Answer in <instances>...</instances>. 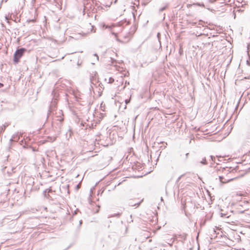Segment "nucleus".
<instances>
[{
	"label": "nucleus",
	"mask_w": 250,
	"mask_h": 250,
	"mask_svg": "<svg viewBox=\"0 0 250 250\" xmlns=\"http://www.w3.org/2000/svg\"><path fill=\"white\" fill-rule=\"evenodd\" d=\"M52 95L53 96L52 99L50 102V104L49 107V109L47 112V119L49 118V117L52 114H54L53 112L56 108L57 102L58 100L59 94L55 91V90H53L52 92Z\"/></svg>",
	"instance_id": "f257e3e1"
},
{
	"label": "nucleus",
	"mask_w": 250,
	"mask_h": 250,
	"mask_svg": "<svg viewBox=\"0 0 250 250\" xmlns=\"http://www.w3.org/2000/svg\"><path fill=\"white\" fill-rule=\"evenodd\" d=\"M27 51V49L24 47H18L15 52L13 56V62L14 63L16 64L20 62L21 58L22 57L25 52Z\"/></svg>",
	"instance_id": "f03ea898"
},
{
	"label": "nucleus",
	"mask_w": 250,
	"mask_h": 250,
	"mask_svg": "<svg viewBox=\"0 0 250 250\" xmlns=\"http://www.w3.org/2000/svg\"><path fill=\"white\" fill-rule=\"evenodd\" d=\"M56 139V137L55 136H48L47 137L46 140H42L40 141L42 144L45 143L47 142H53Z\"/></svg>",
	"instance_id": "7ed1b4c3"
},
{
	"label": "nucleus",
	"mask_w": 250,
	"mask_h": 250,
	"mask_svg": "<svg viewBox=\"0 0 250 250\" xmlns=\"http://www.w3.org/2000/svg\"><path fill=\"white\" fill-rule=\"evenodd\" d=\"M236 178H237V177H235L233 178H231L230 179H225V180L224 181L223 179H225L224 177L222 176H219V179L220 182L222 183H223V184L231 181L233 180L234 179H236Z\"/></svg>",
	"instance_id": "20e7f679"
},
{
	"label": "nucleus",
	"mask_w": 250,
	"mask_h": 250,
	"mask_svg": "<svg viewBox=\"0 0 250 250\" xmlns=\"http://www.w3.org/2000/svg\"><path fill=\"white\" fill-rule=\"evenodd\" d=\"M143 200H144V199H142L140 201H139L137 203H134L132 200H130L128 202V205L130 206L136 207L137 208V207H138L141 205V204L143 201Z\"/></svg>",
	"instance_id": "39448f33"
},
{
	"label": "nucleus",
	"mask_w": 250,
	"mask_h": 250,
	"mask_svg": "<svg viewBox=\"0 0 250 250\" xmlns=\"http://www.w3.org/2000/svg\"><path fill=\"white\" fill-rule=\"evenodd\" d=\"M238 168L237 167H236L235 168H232L230 167L224 168V171H225L226 172H228L229 173H231L236 172L238 170Z\"/></svg>",
	"instance_id": "423d86ee"
},
{
	"label": "nucleus",
	"mask_w": 250,
	"mask_h": 250,
	"mask_svg": "<svg viewBox=\"0 0 250 250\" xmlns=\"http://www.w3.org/2000/svg\"><path fill=\"white\" fill-rule=\"evenodd\" d=\"M9 125V123H5L4 125L0 127V133H3L5 128Z\"/></svg>",
	"instance_id": "0eeeda50"
},
{
	"label": "nucleus",
	"mask_w": 250,
	"mask_h": 250,
	"mask_svg": "<svg viewBox=\"0 0 250 250\" xmlns=\"http://www.w3.org/2000/svg\"><path fill=\"white\" fill-rule=\"evenodd\" d=\"M19 139L20 138L18 136V135H14L10 139V143H12V142H18Z\"/></svg>",
	"instance_id": "6e6552de"
},
{
	"label": "nucleus",
	"mask_w": 250,
	"mask_h": 250,
	"mask_svg": "<svg viewBox=\"0 0 250 250\" xmlns=\"http://www.w3.org/2000/svg\"><path fill=\"white\" fill-rule=\"evenodd\" d=\"M119 23L121 26H126L130 24V21L125 19L124 21H120Z\"/></svg>",
	"instance_id": "1a4fd4ad"
},
{
	"label": "nucleus",
	"mask_w": 250,
	"mask_h": 250,
	"mask_svg": "<svg viewBox=\"0 0 250 250\" xmlns=\"http://www.w3.org/2000/svg\"><path fill=\"white\" fill-rule=\"evenodd\" d=\"M199 163L201 164L202 165H206L208 164V160H207L206 158V157H204L201 160H200L199 162Z\"/></svg>",
	"instance_id": "9d476101"
},
{
	"label": "nucleus",
	"mask_w": 250,
	"mask_h": 250,
	"mask_svg": "<svg viewBox=\"0 0 250 250\" xmlns=\"http://www.w3.org/2000/svg\"><path fill=\"white\" fill-rule=\"evenodd\" d=\"M135 31V30H134L132 32H129L127 33V34L125 36V38H128L129 37H131Z\"/></svg>",
	"instance_id": "9b49d317"
},
{
	"label": "nucleus",
	"mask_w": 250,
	"mask_h": 250,
	"mask_svg": "<svg viewBox=\"0 0 250 250\" xmlns=\"http://www.w3.org/2000/svg\"><path fill=\"white\" fill-rule=\"evenodd\" d=\"M194 4H195L197 6L205 7V4L203 2H202V3L197 2V3H194Z\"/></svg>",
	"instance_id": "f8f14e48"
},
{
	"label": "nucleus",
	"mask_w": 250,
	"mask_h": 250,
	"mask_svg": "<svg viewBox=\"0 0 250 250\" xmlns=\"http://www.w3.org/2000/svg\"><path fill=\"white\" fill-rule=\"evenodd\" d=\"M210 157V159L208 160L209 161H212L213 162H215V158L214 156H212V155H210L209 156Z\"/></svg>",
	"instance_id": "ddd939ff"
},
{
	"label": "nucleus",
	"mask_w": 250,
	"mask_h": 250,
	"mask_svg": "<svg viewBox=\"0 0 250 250\" xmlns=\"http://www.w3.org/2000/svg\"><path fill=\"white\" fill-rule=\"evenodd\" d=\"M230 216V215H227V214L221 213V217H226L227 218H229Z\"/></svg>",
	"instance_id": "4468645a"
},
{
	"label": "nucleus",
	"mask_w": 250,
	"mask_h": 250,
	"mask_svg": "<svg viewBox=\"0 0 250 250\" xmlns=\"http://www.w3.org/2000/svg\"><path fill=\"white\" fill-rule=\"evenodd\" d=\"M114 82V79L112 77H110L108 79V83H112Z\"/></svg>",
	"instance_id": "2eb2a0df"
},
{
	"label": "nucleus",
	"mask_w": 250,
	"mask_h": 250,
	"mask_svg": "<svg viewBox=\"0 0 250 250\" xmlns=\"http://www.w3.org/2000/svg\"><path fill=\"white\" fill-rule=\"evenodd\" d=\"M120 215V213H115L113 215H111V216H109L108 218L110 217H119Z\"/></svg>",
	"instance_id": "dca6fc26"
},
{
	"label": "nucleus",
	"mask_w": 250,
	"mask_h": 250,
	"mask_svg": "<svg viewBox=\"0 0 250 250\" xmlns=\"http://www.w3.org/2000/svg\"><path fill=\"white\" fill-rule=\"evenodd\" d=\"M167 7V5H166L162 8H161L159 10L160 12H162L163 11H164Z\"/></svg>",
	"instance_id": "f3484780"
},
{
	"label": "nucleus",
	"mask_w": 250,
	"mask_h": 250,
	"mask_svg": "<svg viewBox=\"0 0 250 250\" xmlns=\"http://www.w3.org/2000/svg\"><path fill=\"white\" fill-rule=\"evenodd\" d=\"M209 162L210 163V167H212V165L214 163H216L217 165L219 164V163L218 162H216V161H215V162H213L212 161H209Z\"/></svg>",
	"instance_id": "a211bd4d"
},
{
	"label": "nucleus",
	"mask_w": 250,
	"mask_h": 250,
	"mask_svg": "<svg viewBox=\"0 0 250 250\" xmlns=\"http://www.w3.org/2000/svg\"><path fill=\"white\" fill-rule=\"evenodd\" d=\"M75 188L76 190H78L80 188V183L77 184Z\"/></svg>",
	"instance_id": "6ab92c4d"
},
{
	"label": "nucleus",
	"mask_w": 250,
	"mask_h": 250,
	"mask_svg": "<svg viewBox=\"0 0 250 250\" xmlns=\"http://www.w3.org/2000/svg\"><path fill=\"white\" fill-rule=\"evenodd\" d=\"M130 99H126V100H125V104H128V103H130Z\"/></svg>",
	"instance_id": "aec40b11"
},
{
	"label": "nucleus",
	"mask_w": 250,
	"mask_h": 250,
	"mask_svg": "<svg viewBox=\"0 0 250 250\" xmlns=\"http://www.w3.org/2000/svg\"><path fill=\"white\" fill-rule=\"evenodd\" d=\"M83 223V221L82 220L79 221V227H80Z\"/></svg>",
	"instance_id": "412c9836"
},
{
	"label": "nucleus",
	"mask_w": 250,
	"mask_h": 250,
	"mask_svg": "<svg viewBox=\"0 0 250 250\" xmlns=\"http://www.w3.org/2000/svg\"><path fill=\"white\" fill-rule=\"evenodd\" d=\"M215 1L216 0H208L209 2L211 3H214Z\"/></svg>",
	"instance_id": "4be33fe9"
},
{
	"label": "nucleus",
	"mask_w": 250,
	"mask_h": 250,
	"mask_svg": "<svg viewBox=\"0 0 250 250\" xmlns=\"http://www.w3.org/2000/svg\"><path fill=\"white\" fill-rule=\"evenodd\" d=\"M58 120L61 122L63 121V119L61 117H60V118L58 119Z\"/></svg>",
	"instance_id": "5701e85b"
},
{
	"label": "nucleus",
	"mask_w": 250,
	"mask_h": 250,
	"mask_svg": "<svg viewBox=\"0 0 250 250\" xmlns=\"http://www.w3.org/2000/svg\"><path fill=\"white\" fill-rule=\"evenodd\" d=\"M246 210V209L244 210L239 211V212L240 213H244L245 212V210Z\"/></svg>",
	"instance_id": "b1692460"
},
{
	"label": "nucleus",
	"mask_w": 250,
	"mask_h": 250,
	"mask_svg": "<svg viewBox=\"0 0 250 250\" xmlns=\"http://www.w3.org/2000/svg\"><path fill=\"white\" fill-rule=\"evenodd\" d=\"M94 55L95 56L97 57V60H99V57H98V55L96 53H95V54H94Z\"/></svg>",
	"instance_id": "393cba45"
},
{
	"label": "nucleus",
	"mask_w": 250,
	"mask_h": 250,
	"mask_svg": "<svg viewBox=\"0 0 250 250\" xmlns=\"http://www.w3.org/2000/svg\"><path fill=\"white\" fill-rule=\"evenodd\" d=\"M125 85H126V84L129 85V82L126 81L125 82Z\"/></svg>",
	"instance_id": "a878e982"
},
{
	"label": "nucleus",
	"mask_w": 250,
	"mask_h": 250,
	"mask_svg": "<svg viewBox=\"0 0 250 250\" xmlns=\"http://www.w3.org/2000/svg\"><path fill=\"white\" fill-rule=\"evenodd\" d=\"M3 84L2 83H0V87H2L3 86Z\"/></svg>",
	"instance_id": "bb28decb"
},
{
	"label": "nucleus",
	"mask_w": 250,
	"mask_h": 250,
	"mask_svg": "<svg viewBox=\"0 0 250 250\" xmlns=\"http://www.w3.org/2000/svg\"><path fill=\"white\" fill-rule=\"evenodd\" d=\"M188 155H189V153H187L186 154V159L188 158Z\"/></svg>",
	"instance_id": "cd10ccee"
},
{
	"label": "nucleus",
	"mask_w": 250,
	"mask_h": 250,
	"mask_svg": "<svg viewBox=\"0 0 250 250\" xmlns=\"http://www.w3.org/2000/svg\"><path fill=\"white\" fill-rule=\"evenodd\" d=\"M5 20H6V21H8V16L6 15V16H5Z\"/></svg>",
	"instance_id": "c85d7f7f"
},
{
	"label": "nucleus",
	"mask_w": 250,
	"mask_h": 250,
	"mask_svg": "<svg viewBox=\"0 0 250 250\" xmlns=\"http://www.w3.org/2000/svg\"><path fill=\"white\" fill-rule=\"evenodd\" d=\"M101 118H103L104 116V114L103 113H101Z\"/></svg>",
	"instance_id": "c756f323"
},
{
	"label": "nucleus",
	"mask_w": 250,
	"mask_h": 250,
	"mask_svg": "<svg viewBox=\"0 0 250 250\" xmlns=\"http://www.w3.org/2000/svg\"><path fill=\"white\" fill-rule=\"evenodd\" d=\"M157 153H158L159 157V156H160V154H161V151H160V152L157 151Z\"/></svg>",
	"instance_id": "7c9ffc66"
},
{
	"label": "nucleus",
	"mask_w": 250,
	"mask_h": 250,
	"mask_svg": "<svg viewBox=\"0 0 250 250\" xmlns=\"http://www.w3.org/2000/svg\"><path fill=\"white\" fill-rule=\"evenodd\" d=\"M59 113L61 114H62V110H60Z\"/></svg>",
	"instance_id": "2f4dec72"
},
{
	"label": "nucleus",
	"mask_w": 250,
	"mask_h": 250,
	"mask_svg": "<svg viewBox=\"0 0 250 250\" xmlns=\"http://www.w3.org/2000/svg\"><path fill=\"white\" fill-rule=\"evenodd\" d=\"M7 0H2L1 2H3V1H5V2H6L7 1Z\"/></svg>",
	"instance_id": "473e14b6"
},
{
	"label": "nucleus",
	"mask_w": 250,
	"mask_h": 250,
	"mask_svg": "<svg viewBox=\"0 0 250 250\" xmlns=\"http://www.w3.org/2000/svg\"><path fill=\"white\" fill-rule=\"evenodd\" d=\"M132 15H133V16L134 19H135V15H134V14H133V13H132Z\"/></svg>",
	"instance_id": "72a5a7b5"
},
{
	"label": "nucleus",
	"mask_w": 250,
	"mask_h": 250,
	"mask_svg": "<svg viewBox=\"0 0 250 250\" xmlns=\"http://www.w3.org/2000/svg\"><path fill=\"white\" fill-rule=\"evenodd\" d=\"M250 95V91L248 93V95ZM249 99H250V97H249Z\"/></svg>",
	"instance_id": "f704fd0d"
},
{
	"label": "nucleus",
	"mask_w": 250,
	"mask_h": 250,
	"mask_svg": "<svg viewBox=\"0 0 250 250\" xmlns=\"http://www.w3.org/2000/svg\"><path fill=\"white\" fill-rule=\"evenodd\" d=\"M196 206V204L195 203H194V208H195Z\"/></svg>",
	"instance_id": "c9c22d12"
},
{
	"label": "nucleus",
	"mask_w": 250,
	"mask_h": 250,
	"mask_svg": "<svg viewBox=\"0 0 250 250\" xmlns=\"http://www.w3.org/2000/svg\"><path fill=\"white\" fill-rule=\"evenodd\" d=\"M117 40L118 41H119V42H121V41H120L119 39H118V38L117 39Z\"/></svg>",
	"instance_id": "e433bc0d"
},
{
	"label": "nucleus",
	"mask_w": 250,
	"mask_h": 250,
	"mask_svg": "<svg viewBox=\"0 0 250 250\" xmlns=\"http://www.w3.org/2000/svg\"><path fill=\"white\" fill-rule=\"evenodd\" d=\"M161 201H163V197H161Z\"/></svg>",
	"instance_id": "4c0bfd02"
},
{
	"label": "nucleus",
	"mask_w": 250,
	"mask_h": 250,
	"mask_svg": "<svg viewBox=\"0 0 250 250\" xmlns=\"http://www.w3.org/2000/svg\"><path fill=\"white\" fill-rule=\"evenodd\" d=\"M33 151H36V149H35L33 148Z\"/></svg>",
	"instance_id": "58836bf2"
},
{
	"label": "nucleus",
	"mask_w": 250,
	"mask_h": 250,
	"mask_svg": "<svg viewBox=\"0 0 250 250\" xmlns=\"http://www.w3.org/2000/svg\"><path fill=\"white\" fill-rule=\"evenodd\" d=\"M45 193H46V190H44V195H45Z\"/></svg>",
	"instance_id": "ea45409f"
},
{
	"label": "nucleus",
	"mask_w": 250,
	"mask_h": 250,
	"mask_svg": "<svg viewBox=\"0 0 250 250\" xmlns=\"http://www.w3.org/2000/svg\"><path fill=\"white\" fill-rule=\"evenodd\" d=\"M159 34H160V33H158V34H157V36H158Z\"/></svg>",
	"instance_id": "a19ab883"
},
{
	"label": "nucleus",
	"mask_w": 250,
	"mask_h": 250,
	"mask_svg": "<svg viewBox=\"0 0 250 250\" xmlns=\"http://www.w3.org/2000/svg\"><path fill=\"white\" fill-rule=\"evenodd\" d=\"M195 208H198V206H196Z\"/></svg>",
	"instance_id": "79ce46f5"
},
{
	"label": "nucleus",
	"mask_w": 250,
	"mask_h": 250,
	"mask_svg": "<svg viewBox=\"0 0 250 250\" xmlns=\"http://www.w3.org/2000/svg\"><path fill=\"white\" fill-rule=\"evenodd\" d=\"M115 36L117 35V34L116 33H113Z\"/></svg>",
	"instance_id": "37998d69"
},
{
	"label": "nucleus",
	"mask_w": 250,
	"mask_h": 250,
	"mask_svg": "<svg viewBox=\"0 0 250 250\" xmlns=\"http://www.w3.org/2000/svg\"><path fill=\"white\" fill-rule=\"evenodd\" d=\"M180 179V177H179L178 180H179Z\"/></svg>",
	"instance_id": "c03bdc74"
}]
</instances>
